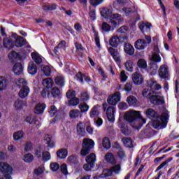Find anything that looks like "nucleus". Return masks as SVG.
<instances>
[{"label": "nucleus", "instance_id": "obj_55", "mask_svg": "<svg viewBox=\"0 0 179 179\" xmlns=\"http://www.w3.org/2000/svg\"><path fill=\"white\" fill-rule=\"evenodd\" d=\"M121 128V133L123 135H128L129 134V128L127 126H126L125 124L122 123L120 124Z\"/></svg>", "mask_w": 179, "mask_h": 179}, {"label": "nucleus", "instance_id": "obj_28", "mask_svg": "<svg viewBox=\"0 0 179 179\" xmlns=\"http://www.w3.org/2000/svg\"><path fill=\"white\" fill-rule=\"evenodd\" d=\"M92 32L94 33V38L96 46L98 48L99 50H101V45L100 43L99 32L96 31V28L94 26H92Z\"/></svg>", "mask_w": 179, "mask_h": 179}, {"label": "nucleus", "instance_id": "obj_40", "mask_svg": "<svg viewBox=\"0 0 179 179\" xmlns=\"http://www.w3.org/2000/svg\"><path fill=\"white\" fill-rule=\"evenodd\" d=\"M102 145L104 149L109 150L110 148V141L108 137L105 136L102 140Z\"/></svg>", "mask_w": 179, "mask_h": 179}, {"label": "nucleus", "instance_id": "obj_56", "mask_svg": "<svg viewBox=\"0 0 179 179\" xmlns=\"http://www.w3.org/2000/svg\"><path fill=\"white\" fill-rule=\"evenodd\" d=\"M127 101L129 105H134L137 103V99L134 96H129L127 99Z\"/></svg>", "mask_w": 179, "mask_h": 179}, {"label": "nucleus", "instance_id": "obj_10", "mask_svg": "<svg viewBox=\"0 0 179 179\" xmlns=\"http://www.w3.org/2000/svg\"><path fill=\"white\" fill-rule=\"evenodd\" d=\"M148 97L152 104L157 106L164 105L165 103V100L164 98L159 99L160 97L159 95H151V92L148 94Z\"/></svg>", "mask_w": 179, "mask_h": 179}, {"label": "nucleus", "instance_id": "obj_43", "mask_svg": "<svg viewBox=\"0 0 179 179\" xmlns=\"http://www.w3.org/2000/svg\"><path fill=\"white\" fill-rule=\"evenodd\" d=\"M99 115V112L98 110V108L96 106H94L92 108L90 112V116L91 118L97 117Z\"/></svg>", "mask_w": 179, "mask_h": 179}, {"label": "nucleus", "instance_id": "obj_5", "mask_svg": "<svg viewBox=\"0 0 179 179\" xmlns=\"http://www.w3.org/2000/svg\"><path fill=\"white\" fill-rule=\"evenodd\" d=\"M121 100V93L115 92L108 96L107 102L109 105L116 106Z\"/></svg>", "mask_w": 179, "mask_h": 179}, {"label": "nucleus", "instance_id": "obj_19", "mask_svg": "<svg viewBox=\"0 0 179 179\" xmlns=\"http://www.w3.org/2000/svg\"><path fill=\"white\" fill-rule=\"evenodd\" d=\"M123 50H124V52L127 55L132 56L134 55V54H135V48L133 47V45L131 43H129L128 42H127L124 44L123 47Z\"/></svg>", "mask_w": 179, "mask_h": 179}, {"label": "nucleus", "instance_id": "obj_13", "mask_svg": "<svg viewBox=\"0 0 179 179\" xmlns=\"http://www.w3.org/2000/svg\"><path fill=\"white\" fill-rule=\"evenodd\" d=\"M131 78L132 81L135 85H140L144 82L143 76L138 72L134 73L131 76Z\"/></svg>", "mask_w": 179, "mask_h": 179}, {"label": "nucleus", "instance_id": "obj_32", "mask_svg": "<svg viewBox=\"0 0 179 179\" xmlns=\"http://www.w3.org/2000/svg\"><path fill=\"white\" fill-rule=\"evenodd\" d=\"M45 103H38L34 109V112L36 115H41L44 113V110L46 108Z\"/></svg>", "mask_w": 179, "mask_h": 179}, {"label": "nucleus", "instance_id": "obj_22", "mask_svg": "<svg viewBox=\"0 0 179 179\" xmlns=\"http://www.w3.org/2000/svg\"><path fill=\"white\" fill-rule=\"evenodd\" d=\"M50 94L52 97L55 99L59 100L60 99H62V92L59 88H58L57 87H53L51 89Z\"/></svg>", "mask_w": 179, "mask_h": 179}, {"label": "nucleus", "instance_id": "obj_20", "mask_svg": "<svg viewBox=\"0 0 179 179\" xmlns=\"http://www.w3.org/2000/svg\"><path fill=\"white\" fill-rule=\"evenodd\" d=\"M152 126L154 129L157 130L164 129L166 127H163V122L159 118H155L152 120Z\"/></svg>", "mask_w": 179, "mask_h": 179}, {"label": "nucleus", "instance_id": "obj_21", "mask_svg": "<svg viewBox=\"0 0 179 179\" xmlns=\"http://www.w3.org/2000/svg\"><path fill=\"white\" fill-rule=\"evenodd\" d=\"M30 89L27 85H22V87L19 92L18 96L20 99H26L29 96Z\"/></svg>", "mask_w": 179, "mask_h": 179}, {"label": "nucleus", "instance_id": "obj_24", "mask_svg": "<svg viewBox=\"0 0 179 179\" xmlns=\"http://www.w3.org/2000/svg\"><path fill=\"white\" fill-rule=\"evenodd\" d=\"M159 120L162 122V127H166L169 120V115L167 112H163L159 115Z\"/></svg>", "mask_w": 179, "mask_h": 179}, {"label": "nucleus", "instance_id": "obj_30", "mask_svg": "<svg viewBox=\"0 0 179 179\" xmlns=\"http://www.w3.org/2000/svg\"><path fill=\"white\" fill-rule=\"evenodd\" d=\"M80 116L82 117V113L78 109H72L69 111V117L72 120L77 119Z\"/></svg>", "mask_w": 179, "mask_h": 179}, {"label": "nucleus", "instance_id": "obj_47", "mask_svg": "<svg viewBox=\"0 0 179 179\" xmlns=\"http://www.w3.org/2000/svg\"><path fill=\"white\" fill-rule=\"evenodd\" d=\"M42 159L44 162H48L51 159V155L49 151H43L42 152Z\"/></svg>", "mask_w": 179, "mask_h": 179}, {"label": "nucleus", "instance_id": "obj_57", "mask_svg": "<svg viewBox=\"0 0 179 179\" xmlns=\"http://www.w3.org/2000/svg\"><path fill=\"white\" fill-rule=\"evenodd\" d=\"M59 168L62 173H63L64 176L69 174L68 166L66 165V164H62L61 166H59Z\"/></svg>", "mask_w": 179, "mask_h": 179}, {"label": "nucleus", "instance_id": "obj_59", "mask_svg": "<svg viewBox=\"0 0 179 179\" xmlns=\"http://www.w3.org/2000/svg\"><path fill=\"white\" fill-rule=\"evenodd\" d=\"M117 38L119 40V43H122L127 41L128 37L126 34H121L120 35L117 36Z\"/></svg>", "mask_w": 179, "mask_h": 179}, {"label": "nucleus", "instance_id": "obj_26", "mask_svg": "<svg viewBox=\"0 0 179 179\" xmlns=\"http://www.w3.org/2000/svg\"><path fill=\"white\" fill-rule=\"evenodd\" d=\"M57 4L56 3H47L42 6V8L44 12H48V10H56L57 9Z\"/></svg>", "mask_w": 179, "mask_h": 179}, {"label": "nucleus", "instance_id": "obj_11", "mask_svg": "<svg viewBox=\"0 0 179 179\" xmlns=\"http://www.w3.org/2000/svg\"><path fill=\"white\" fill-rule=\"evenodd\" d=\"M159 76L162 79L166 80L169 78V66H166V64H163L160 66L159 69L158 71Z\"/></svg>", "mask_w": 179, "mask_h": 179}, {"label": "nucleus", "instance_id": "obj_25", "mask_svg": "<svg viewBox=\"0 0 179 179\" xmlns=\"http://www.w3.org/2000/svg\"><path fill=\"white\" fill-rule=\"evenodd\" d=\"M27 41L22 36H17L16 40L14 41V46L16 48H22L27 44Z\"/></svg>", "mask_w": 179, "mask_h": 179}, {"label": "nucleus", "instance_id": "obj_4", "mask_svg": "<svg viewBox=\"0 0 179 179\" xmlns=\"http://www.w3.org/2000/svg\"><path fill=\"white\" fill-rule=\"evenodd\" d=\"M107 21L109 24H110L113 29H116L122 24L123 18L121 15L115 13L112 14Z\"/></svg>", "mask_w": 179, "mask_h": 179}, {"label": "nucleus", "instance_id": "obj_8", "mask_svg": "<svg viewBox=\"0 0 179 179\" xmlns=\"http://www.w3.org/2000/svg\"><path fill=\"white\" fill-rule=\"evenodd\" d=\"M145 86L150 88V91H152V94H155V91H159L162 88L161 85L157 84L156 80L152 79L145 83Z\"/></svg>", "mask_w": 179, "mask_h": 179}, {"label": "nucleus", "instance_id": "obj_63", "mask_svg": "<svg viewBox=\"0 0 179 179\" xmlns=\"http://www.w3.org/2000/svg\"><path fill=\"white\" fill-rule=\"evenodd\" d=\"M132 87H133V83H127L126 84L124 90L127 92H130L131 91Z\"/></svg>", "mask_w": 179, "mask_h": 179}, {"label": "nucleus", "instance_id": "obj_62", "mask_svg": "<svg viewBox=\"0 0 179 179\" xmlns=\"http://www.w3.org/2000/svg\"><path fill=\"white\" fill-rule=\"evenodd\" d=\"M103 174L105 176V177H110L113 174V171L111 170V169H103Z\"/></svg>", "mask_w": 179, "mask_h": 179}, {"label": "nucleus", "instance_id": "obj_16", "mask_svg": "<svg viewBox=\"0 0 179 179\" xmlns=\"http://www.w3.org/2000/svg\"><path fill=\"white\" fill-rule=\"evenodd\" d=\"M86 125L85 122H80L77 124V135L85 137Z\"/></svg>", "mask_w": 179, "mask_h": 179}, {"label": "nucleus", "instance_id": "obj_33", "mask_svg": "<svg viewBox=\"0 0 179 179\" xmlns=\"http://www.w3.org/2000/svg\"><path fill=\"white\" fill-rule=\"evenodd\" d=\"M54 84L53 80L52 78H46L44 79L42 82V85L44 86L46 89H50L52 87Z\"/></svg>", "mask_w": 179, "mask_h": 179}, {"label": "nucleus", "instance_id": "obj_6", "mask_svg": "<svg viewBox=\"0 0 179 179\" xmlns=\"http://www.w3.org/2000/svg\"><path fill=\"white\" fill-rule=\"evenodd\" d=\"M67 162L69 164L76 168V171L79 172L82 170V168L80 166V162L76 155H71L68 157Z\"/></svg>", "mask_w": 179, "mask_h": 179}, {"label": "nucleus", "instance_id": "obj_42", "mask_svg": "<svg viewBox=\"0 0 179 179\" xmlns=\"http://www.w3.org/2000/svg\"><path fill=\"white\" fill-rule=\"evenodd\" d=\"M34 159V157L31 153H27L23 157V161L26 163H31Z\"/></svg>", "mask_w": 179, "mask_h": 179}, {"label": "nucleus", "instance_id": "obj_39", "mask_svg": "<svg viewBox=\"0 0 179 179\" xmlns=\"http://www.w3.org/2000/svg\"><path fill=\"white\" fill-rule=\"evenodd\" d=\"M79 103H80V99L77 98L76 96L75 98H71L68 101L69 106H76Z\"/></svg>", "mask_w": 179, "mask_h": 179}, {"label": "nucleus", "instance_id": "obj_2", "mask_svg": "<svg viewBox=\"0 0 179 179\" xmlns=\"http://www.w3.org/2000/svg\"><path fill=\"white\" fill-rule=\"evenodd\" d=\"M95 143L93 140L89 138H84L82 144V150L80 155L82 157H86L89 155L94 148Z\"/></svg>", "mask_w": 179, "mask_h": 179}, {"label": "nucleus", "instance_id": "obj_46", "mask_svg": "<svg viewBox=\"0 0 179 179\" xmlns=\"http://www.w3.org/2000/svg\"><path fill=\"white\" fill-rule=\"evenodd\" d=\"M24 136V131L20 130V131H16L13 134V139L15 141H20V139L23 138Z\"/></svg>", "mask_w": 179, "mask_h": 179}, {"label": "nucleus", "instance_id": "obj_61", "mask_svg": "<svg viewBox=\"0 0 179 179\" xmlns=\"http://www.w3.org/2000/svg\"><path fill=\"white\" fill-rule=\"evenodd\" d=\"M90 96L89 94L87 92H84L81 93L80 100L83 101H85L89 100Z\"/></svg>", "mask_w": 179, "mask_h": 179}, {"label": "nucleus", "instance_id": "obj_48", "mask_svg": "<svg viewBox=\"0 0 179 179\" xmlns=\"http://www.w3.org/2000/svg\"><path fill=\"white\" fill-rule=\"evenodd\" d=\"M64 78L62 76H57L56 78H55V83L57 86L63 87L64 85Z\"/></svg>", "mask_w": 179, "mask_h": 179}, {"label": "nucleus", "instance_id": "obj_49", "mask_svg": "<svg viewBox=\"0 0 179 179\" xmlns=\"http://www.w3.org/2000/svg\"><path fill=\"white\" fill-rule=\"evenodd\" d=\"M79 108L80 109V113L82 114L87 112L89 110V108H90V106L87 103H84L83 104L79 105Z\"/></svg>", "mask_w": 179, "mask_h": 179}, {"label": "nucleus", "instance_id": "obj_34", "mask_svg": "<svg viewBox=\"0 0 179 179\" xmlns=\"http://www.w3.org/2000/svg\"><path fill=\"white\" fill-rule=\"evenodd\" d=\"M28 73L31 76H35L37 73V66L34 64H29L27 67Z\"/></svg>", "mask_w": 179, "mask_h": 179}, {"label": "nucleus", "instance_id": "obj_45", "mask_svg": "<svg viewBox=\"0 0 179 179\" xmlns=\"http://www.w3.org/2000/svg\"><path fill=\"white\" fill-rule=\"evenodd\" d=\"M135 66V64L131 60H128L124 64V66L126 67V70L129 72L133 71V67Z\"/></svg>", "mask_w": 179, "mask_h": 179}, {"label": "nucleus", "instance_id": "obj_41", "mask_svg": "<svg viewBox=\"0 0 179 179\" xmlns=\"http://www.w3.org/2000/svg\"><path fill=\"white\" fill-rule=\"evenodd\" d=\"M44 141L46 144H48V147L52 148L55 147V144L54 142L52 141V136L50 135H46L45 136Z\"/></svg>", "mask_w": 179, "mask_h": 179}, {"label": "nucleus", "instance_id": "obj_31", "mask_svg": "<svg viewBox=\"0 0 179 179\" xmlns=\"http://www.w3.org/2000/svg\"><path fill=\"white\" fill-rule=\"evenodd\" d=\"M57 157L60 159H66V157L69 155L68 149L62 148L57 151Z\"/></svg>", "mask_w": 179, "mask_h": 179}, {"label": "nucleus", "instance_id": "obj_7", "mask_svg": "<svg viewBox=\"0 0 179 179\" xmlns=\"http://www.w3.org/2000/svg\"><path fill=\"white\" fill-rule=\"evenodd\" d=\"M103 106L104 111H106V115H107V118H108V121L110 122H114L115 120V113L116 112L115 108H114L113 106H109L106 109L107 104L103 103Z\"/></svg>", "mask_w": 179, "mask_h": 179}, {"label": "nucleus", "instance_id": "obj_44", "mask_svg": "<svg viewBox=\"0 0 179 179\" xmlns=\"http://www.w3.org/2000/svg\"><path fill=\"white\" fill-rule=\"evenodd\" d=\"M111 29V26L107 22H102L101 30L103 33H108Z\"/></svg>", "mask_w": 179, "mask_h": 179}, {"label": "nucleus", "instance_id": "obj_50", "mask_svg": "<svg viewBox=\"0 0 179 179\" xmlns=\"http://www.w3.org/2000/svg\"><path fill=\"white\" fill-rule=\"evenodd\" d=\"M42 71L45 76H50L52 73V69L50 66H44L42 69Z\"/></svg>", "mask_w": 179, "mask_h": 179}, {"label": "nucleus", "instance_id": "obj_53", "mask_svg": "<svg viewBox=\"0 0 179 179\" xmlns=\"http://www.w3.org/2000/svg\"><path fill=\"white\" fill-rule=\"evenodd\" d=\"M58 110L55 106H51L48 110V113L51 117H53L55 114L57 113Z\"/></svg>", "mask_w": 179, "mask_h": 179}, {"label": "nucleus", "instance_id": "obj_54", "mask_svg": "<svg viewBox=\"0 0 179 179\" xmlns=\"http://www.w3.org/2000/svg\"><path fill=\"white\" fill-rule=\"evenodd\" d=\"M59 168L60 166L57 162L50 164V169L53 172L57 171L59 169Z\"/></svg>", "mask_w": 179, "mask_h": 179}, {"label": "nucleus", "instance_id": "obj_17", "mask_svg": "<svg viewBox=\"0 0 179 179\" xmlns=\"http://www.w3.org/2000/svg\"><path fill=\"white\" fill-rule=\"evenodd\" d=\"M147 47V42L144 39H138L134 43V48L138 50H144Z\"/></svg>", "mask_w": 179, "mask_h": 179}, {"label": "nucleus", "instance_id": "obj_14", "mask_svg": "<svg viewBox=\"0 0 179 179\" xmlns=\"http://www.w3.org/2000/svg\"><path fill=\"white\" fill-rule=\"evenodd\" d=\"M99 13L101 16L108 20L110 17L113 15V10L107 7H103L99 8Z\"/></svg>", "mask_w": 179, "mask_h": 179}, {"label": "nucleus", "instance_id": "obj_15", "mask_svg": "<svg viewBox=\"0 0 179 179\" xmlns=\"http://www.w3.org/2000/svg\"><path fill=\"white\" fill-rule=\"evenodd\" d=\"M144 113H145V116L150 120L159 119V115L157 112L154 109H152V108H149L148 109L145 110Z\"/></svg>", "mask_w": 179, "mask_h": 179}, {"label": "nucleus", "instance_id": "obj_27", "mask_svg": "<svg viewBox=\"0 0 179 179\" xmlns=\"http://www.w3.org/2000/svg\"><path fill=\"white\" fill-rule=\"evenodd\" d=\"M105 159L107 162V163H109V164L115 165L117 164L115 157L113 152H107L106 155H105Z\"/></svg>", "mask_w": 179, "mask_h": 179}, {"label": "nucleus", "instance_id": "obj_3", "mask_svg": "<svg viewBox=\"0 0 179 179\" xmlns=\"http://www.w3.org/2000/svg\"><path fill=\"white\" fill-rule=\"evenodd\" d=\"M85 161L86 164H84L83 169L86 171H92V169L95 167V163L96 162V155L94 152H91L88 156L86 157Z\"/></svg>", "mask_w": 179, "mask_h": 179}, {"label": "nucleus", "instance_id": "obj_60", "mask_svg": "<svg viewBox=\"0 0 179 179\" xmlns=\"http://www.w3.org/2000/svg\"><path fill=\"white\" fill-rule=\"evenodd\" d=\"M25 121L27 122H28L29 124H36V122H37V120L36 117H34L32 118L31 116H27L26 118H25Z\"/></svg>", "mask_w": 179, "mask_h": 179}, {"label": "nucleus", "instance_id": "obj_1", "mask_svg": "<svg viewBox=\"0 0 179 179\" xmlns=\"http://www.w3.org/2000/svg\"><path fill=\"white\" fill-rule=\"evenodd\" d=\"M124 119L135 129H140L143 124L146 123V120L142 118L140 111H129L126 113Z\"/></svg>", "mask_w": 179, "mask_h": 179}, {"label": "nucleus", "instance_id": "obj_36", "mask_svg": "<svg viewBox=\"0 0 179 179\" xmlns=\"http://www.w3.org/2000/svg\"><path fill=\"white\" fill-rule=\"evenodd\" d=\"M27 106V102L23 100H17L15 102V107L16 110H22Z\"/></svg>", "mask_w": 179, "mask_h": 179}, {"label": "nucleus", "instance_id": "obj_35", "mask_svg": "<svg viewBox=\"0 0 179 179\" xmlns=\"http://www.w3.org/2000/svg\"><path fill=\"white\" fill-rule=\"evenodd\" d=\"M31 57H32V60H34L36 64L39 65L42 63L41 57L38 53L32 52L31 53Z\"/></svg>", "mask_w": 179, "mask_h": 179}, {"label": "nucleus", "instance_id": "obj_52", "mask_svg": "<svg viewBox=\"0 0 179 179\" xmlns=\"http://www.w3.org/2000/svg\"><path fill=\"white\" fill-rule=\"evenodd\" d=\"M123 143L124 144V145L129 148H131L133 145V143H132V140L131 138H123Z\"/></svg>", "mask_w": 179, "mask_h": 179}, {"label": "nucleus", "instance_id": "obj_23", "mask_svg": "<svg viewBox=\"0 0 179 179\" xmlns=\"http://www.w3.org/2000/svg\"><path fill=\"white\" fill-rule=\"evenodd\" d=\"M13 71L16 76L22 75L24 72V66L21 63L14 64Z\"/></svg>", "mask_w": 179, "mask_h": 179}, {"label": "nucleus", "instance_id": "obj_12", "mask_svg": "<svg viewBox=\"0 0 179 179\" xmlns=\"http://www.w3.org/2000/svg\"><path fill=\"white\" fill-rule=\"evenodd\" d=\"M3 45L8 50H13L15 47L14 41L10 36H5L3 39Z\"/></svg>", "mask_w": 179, "mask_h": 179}, {"label": "nucleus", "instance_id": "obj_9", "mask_svg": "<svg viewBox=\"0 0 179 179\" xmlns=\"http://www.w3.org/2000/svg\"><path fill=\"white\" fill-rule=\"evenodd\" d=\"M108 52L110 54V55H111L115 62L119 63L121 62L120 55L117 49L113 47H109L108 48Z\"/></svg>", "mask_w": 179, "mask_h": 179}, {"label": "nucleus", "instance_id": "obj_18", "mask_svg": "<svg viewBox=\"0 0 179 179\" xmlns=\"http://www.w3.org/2000/svg\"><path fill=\"white\" fill-rule=\"evenodd\" d=\"M13 169L11 166L6 164V162H0V172L2 174H8V173L11 172Z\"/></svg>", "mask_w": 179, "mask_h": 179}, {"label": "nucleus", "instance_id": "obj_64", "mask_svg": "<svg viewBox=\"0 0 179 179\" xmlns=\"http://www.w3.org/2000/svg\"><path fill=\"white\" fill-rule=\"evenodd\" d=\"M0 179H12L10 173H1Z\"/></svg>", "mask_w": 179, "mask_h": 179}, {"label": "nucleus", "instance_id": "obj_51", "mask_svg": "<svg viewBox=\"0 0 179 179\" xmlns=\"http://www.w3.org/2000/svg\"><path fill=\"white\" fill-rule=\"evenodd\" d=\"M66 97H67L69 99H74L75 97H76V92L73 90H68L66 94Z\"/></svg>", "mask_w": 179, "mask_h": 179}, {"label": "nucleus", "instance_id": "obj_29", "mask_svg": "<svg viewBox=\"0 0 179 179\" xmlns=\"http://www.w3.org/2000/svg\"><path fill=\"white\" fill-rule=\"evenodd\" d=\"M120 43L118 36H113L109 39V45H110L111 48H117Z\"/></svg>", "mask_w": 179, "mask_h": 179}, {"label": "nucleus", "instance_id": "obj_58", "mask_svg": "<svg viewBox=\"0 0 179 179\" xmlns=\"http://www.w3.org/2000/svg\"><path fill=\"white\" fill-rule=\"evenodd\" d=\"M48 90V89L45 87L42 90L41 95L43 99H45L47 96L50 97V92H49Z\"/></svg>", "mask_w": 179, "mask_h": 179}, {"label": "nucleus", "instance_id": "obj_38", "mask_svg": "<svg viewBox=\"0 0 179 179\" xmlns=\"http://www.w3.org/2000/svg\"><path fill=\"white\" fill-rule=\"evenodd\" d=\"M137 66L141 69H146L148 67L147 62L144 59H139L137 62Z\"/></svg>", "mask_w": 179, "mask_h": 179}, {"label": "nucleus", "instance_id": "obj_37", "mask_svg": "<svg viewBox=\"0 0 179 179\" xmlns=\"http://www.w3.org/2000/svg\"><path fill=\"white\" fill-rule=\"evenodd\" d=\"M152 27V24L150 22H142L138 25V28L142 33H144L145 29H150Z\"/></svg>", "mask_w": 179, "mask_h": 179}]
</instances>
